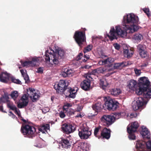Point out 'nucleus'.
<instances>
[{"label":"nucleus","instance_id":"19","mask_svg":"<svg viewBox=\"0 0 151 151\" xmlns=\"http://www.w3.org/2000/svg\"><path fill=\"white\" fill-rule=\"evenodd\" d=\"M71 142L70 140L63 139L59 143V146L60 147L64 148H70L71 147Z\"/></svg>","mask_w":151,"mask_h":151},{"label":"nucleus","instance_id":"29","mask_svg":"<svg viewBox=\"0 0 151 151\" xmlns=\"http://www.w3.org/2000/svg\"><path fill=\"white\" fill-rule=\"evenodd\" d=\"M125 66V64L124 62L120 63H115L114 65V69H121Z\"/></svg>","mask_w":151,"mask_h":151},{"label":"nucleus","instance_id":"28","mask_svg":"<svg viewBox=\"0 0 151 151\" xmlns=\"http://www.w3.org/2000/svg\"><path fill=\"white\" fill-rule=\"evenodd\" d=\"M50 129V125L49 124L42 125L40 127L38 128L39 131L45 134L47 132V130Z\"/></svg>","mask_w":151,"mask_h":151},{"label":"nucleus","instance_id":"36","mask_svg":"<svg viewBox=\"0 0 151 151\" xmlns=\"http://www.w3.org/2000/svg\"><path fill=\"white\" fill-rule=\"evenodd\" d=\"M105 60H107L106 64H110V65H109V67H111L112 64H111L114 61V58H109L108 59H106Z\"/></svg>","mask_w":151,"mask_h":151},{"label":"nucleus","instance_id":"46","mask_svg":"<svg viewBox=\"0 0 151 151\" xmlns=\"http://www.w3.org/2000/svg\"><path fill=\"white\" fill-rule=\"evenodd\" d=\"M15 113L17 115V116H18V117L19 118H20V117L22 118V117L21 115L19 110L17 109H16V110L15 111Z\"/></svg>","mask_w":151,"mask_h":151},{"label":"nucleus","instance_id":"5","mask_svg":"<svg viewBox=\"0 0 151 151\" xmlns=\"http://www.w3.org/2000/svg\"><path fill=\"white\" fill-rule=\"evenodd\" d=\"M21 131L25 137L29 138H33L37 134L35 128L28 125H22Z\"/></svg>","mask_w":151,"mask_h":151},{"label":"nucleus","instance_id":"47","mask_svg":"<svg viewBox=\"0 0 151 151\" xmlns=\"http://www.w3.org/2000/svg\"><path fill=\"white\" fill-rule=\"evenodd\" d=\"M113 46L117 50H119L120 49V45L117 43L114 44H113Z\"/></svg>","mask_w":151,"mask_h":151},{"label":"nucleus","instance_id":"22","mask_svg":"<svg viewBox=\"0 0 151 151\" xmlns=\"http://www.w3.org/2000/svg\"><path fill=\"white\" fill-rule=\"evenodd\" d=\"M0 81L4 83H7L9 80V75L6 73H4L0 75Z\"/></svg>","mask_w":151,"mask_h":151},{"label":"nucleus","instance_id":"21","mask_svg":"<svg viewBox=\"0 0 151 151\" xmlns=\"http://www.w3.org/2000/svg\"><path fill=\"white\" fill-rule=\"evenodd\" d=\"M139 124L137 122H134L131 123L130 126H128L127 128V132H131V131L133 132H136L139 127Z\"/></svg>","mask_w":151,"mask_h":151},{"label":"nucleus","instance_id":"60","mask_svg":"<svg viewBox=\"0 0 151 151\" xmlns=\"http://www.w3.org/2000/svg\"><path fill=\"white\" fill-rule=\"evenodd\" d=\"M84 57L86 58V59H87V60H88V59H89V56L88 55H84Z\"/></svg>","mask_w":151,"mask_h":151},{"label":"nucleus","instance_id":"27","mask_svg":"<svg viewBox=\"0 0 151 151\" xmlns=\"http://www.w3.org/2000/svg\"><path fill=\"white\" fill-rule=\"evenodd\" d=\"M101 127L99 126L96 127L94 130V135L98 139L101 138Z\"/></svg>","mask_w":151,"mask_h":151},{"label":"nucleus","instance_id":"11","mask_svg":"<svg viewBox=\"0 0 151 151\" xmlns=\"http://www.w3.org/2000/svg\"><path fill=\"white\" fill-rule=\"evenodd\" d=\"M101 120L104 126L109 127L114 122V118L113 115H104L101 116Z\"/></svg>","mask_w":151,"mask_h":151},{"label":"nucleus","instance_id":"53","mask_svg":"<svg viewBox=\"0 0 151 151\" xmlns=\"http://www.w3.org/2000/svg\"><path fill=\"white\" fill-rule=\"evenodd\" d=\"M60 116L62 118H64L65 116V115L64 112L61 111L59 114Z\"/></svg>","mask_w":151,"mask_h":151},{"label":"nucleus","instance_id":"63","mask_svg":"<svg viewBox=\"0 0 151 151\" xmlns=\"http://www.w3.org/2000/svg\"><path fill=\"white\" fill-rule=\"evenodd\" d=\"M82 29H83L82 31H81V32L83 33L84 32L85 33V31L86 30V29L85 28H82Z\"/></svg>","mask_w":151,"mask_h":151},{"label":"nucleus","instance_id":"6","mask_svg":"<svg viewBox=\"0 0 151 151\" xmlns=\"http://www.w3.org/2000/svg\"><path fill=\"white\" fill-rule=\"evenodd\" d=\"M78 131V135L81 139H87L91 134V131L86 124H83Z\"/></svg>","mask_w":151,"mask_h":151},{"label":"nucleus","instance_id":"1","mask_svg":"<svg viewBox=\"0 0 151 151\" xmlns=\"http://www.w3.org/2000/svg\"><path fill=\"white\" fill-rule=\"evenodd\" d=\"M123 22L125 23L122 27L124 30L122 29L119 26H116V30L114 27L110 30V35H107V36L111 40L117 39L116 34L122 37H124L127 34L134 32L139 29L138 26L136 24L138 23V18L134 14H129L127 16H124Z\"/></svg>","mask_w":151,"mask_h":151},{"label":"nucleus","instance_id":"33","mask_svg":"<svg viewBox=\"0 0 151 151\" xmlns=\"http://www.w3.org/2000/svg\"><path fill=\"white\" fill-rule=\"evenodd\" d=\"M9 99V97L8 96L5 95L0 98V102L1 103H5L6 102H8Z\"/></svg>","mask_w":151,"mask_h":151},{"label":"nucleus","instance_id":"2","mask_svg":"<svg viewBox=\"0 0 151 151\" xmlns=\"http://www.w3.org/2000/svg\"><path fill=\"white\" fill-rule=\"evenodd\" d=\"M139 81L138 89H136L137 81L133 79L127 82V87L131 90H135L137 94L141 95L144 98H151V86H149L150 82L148 78L145 77H142L139 78Z\"/></svg>","mask_w":151,"mask_h":151},{"label":"nucleus","instance_id":"64","mask_svg":"<svg viewBox=\"0 0 151 151\" xmlns=\"http://www.w3.org/2000/svg\"><path fill=\"white\" fill-rule=\"evenodd\" d=\"M89 78H91V79H92V78H91V76L90 75H87L86 76V79H89Z\"/></svg>","mask_w":151,"mask_h":151},{"label":"nucleus","instance_id":"32","mask_svg":"<svg viewBox=\"0 0 151 151\" xmlns=\"http://www.w3.org/2000/svg\"><path fill=\"white\" fill-rule=\"evenodd\" d=\"M140 56L143 58H147L149 57V54L145 50L139 53Z\"/></svg>","mask_w":151,"mask_h":151},{"label":"nucleus","instance_id":"44","mask_svg":"<svg viewBox=\"0 0 151 151\" xmlns=\"http://www.w3.org/2000/svg\"><path fill=\"white\" fill-rule=\"evenodd\" d=\"M101 84L103 86H104L106 87L108 85V84L107 83L106 81L105 80H101Z\"/></svg>","mask_w":151,"mask_h":151},{"label":"nucleus","instance_id":"18","mask_svg":"<svg viewBox=\"0 0 151 151\" xmlns=\"http://www.w3.org/2000/svg\"><path fill=\"white\" fill-rule=\"evenodd\" d=\"M101 131V138L109 139L111 136V131L110 129L104 127Z\"/></svg>","mask_w":151,"mask_h":151},{"label":"nucleus","instance_id":"31","mask_svg":"<svg viewBox=\"0 0 151 151\" xmlns=\"http://www.w3.org/2000/svg\"><path fill=\"white\" fill-rule=\"evenodd\" d=\"M20 71L22 76L24 78V79L25 80V83H27V81H29V80L28 76L27 73L24 72V70L23 69L21 70Z\"/></svg>","mask_w":151,"mask_h":151},{"label":"nucleus","instance_id":"17","mask_svg":"<svg viewBox=\"0 0 151 151\" xmlns=\"http://www.w3.org/2000/svg\"><path fill=\"white\" fill-rule=\"evenodd\" d=\"M38 60V59L36 58H33L31 61H26L24 62L21 61V63L23 67L26 66L28 65L33 67L36 65L37 63Z\"/></svg>","mask_w":151,"mask_h":151},{"label":"nucleus","instance_id":"30","mask_svg":"<svg viewBox=\"0 0 151 151\" xmlns=\"http://www.w3.org/2000/svg\"><path fill=\"white\" fill-rule=\"evenodd\" d=\"M143 36L139 33L135 34L132 37L133 39L139 41H141L143 39Z\"/></svg>","mask_w":151,"mask_h":151},{"label":"nucleus","instance_id":"55","mask_svg":"<svg viewBox=\"0 0 151 151\" xmlns=\"http://www.w3.org/2000/svg\"><path fill=\"white\" fill-rule=\"evenodd\" d=\"M148 65V63L147 62H146L142 64V67H146Z\"/></svg>","mask_w":151,"mask_h":151},{"label":"nucleus","instance_id":"8","mask_svg":"<svg viewBox=\"0 0 151 151\" xmlns=\"http://www.w3.org/2000/svg\"><path fill=\"white\" fill-rule=\"evenodd\" d=\"M104 99L105 101L104 105L109 110H115L118 107L119 103L117 102L114 101L113 99H108L106 97H104Z\"/></svg>","mask_w":151,"mask_h":151},{"label":"nucleus","instance_id":"52","mask_svg":"<svg viewBox=\"0 0 151 151\" xmlns=\"http://www.w3.org/2000/svg\"><path fill=\"white\" fill-rule=\"evenodd\" d=\"M9 108L10 109L13 110V111H15V110L17 109V108L16 107V106H15L14 105H13L12 106H10V108Z\"/></svg>","mask_w":151,"mask_h":151},{"label":"nucleus","instance_id":"57","mask_svg":"<svg viewBox=\"0 0 151 151\" xmlns=\"http://www.w3.org/2000/svg\"><path fill=\"white\" fill-rule=\"evenodd\" d=\"M13 104H12V103L10 102H9V101L7 102V107L8 108H10V106L13 105Z\"/></svg>","mask_w":151,"mask_h":151},{"label":"nucleus","instance_id":"37","mask_svg":"<svg viewBox=\"0 0 151 151\" xmlns=\"http://www.w3.org/2000/svg\"><path fill=\"white\" fill-rule=\"evenodd\" d=\"M105 71V69L101 67L97 68L96 69L94 70L95 72H97L98 73H103Z\"/></svg>","mask_w":151,"mask_h":151},{"label":"nucleus","instance_id":"10","mask_svg":"<svg viewBox=\"0 0 151 151\" xmlns=\"http://www.w3.org/2000/svg\"><path fill=\"white\" fill-rule=\"evenodd\" d=\"M151 150V141H149L147 142L142 140H138L137 142L136 147L137 151H140L145 149V147Z\"/></svg>","mask_w":151,"mask_h":151},{"label":"nucleus","instance_id":"51","mask_svg":"<svg viewBox=\"0 0 151 151\" xmlns=\"http://www.w3.org/2000/svg\"><path fill=\"white\" fill-rule=\"evenodd\" d=\"M40 138H38L35 141V142L36 143V144H35V146H36V147H39L40 143L39 142V140H40Z\"/></svg>","mask_w":151,"mask_h":151},{"label":"nucleus","instance_id":"61","mask_svg":"<svg viewBox=\"0 0 151 151\" xmlns=\"http://www.w3.org/2000/svg\"><path fill=\"white\" fill-rule=\"evenodd\" d=\"M119 113H120L121 116H123L125 115V113L124 112H121Z\"/></svg>","mask_w":151,"mask_h":151},{"label":"nucleus","instance_id":"38","mask_svg":"<svg viewBox=\"0 0 151 151\" xmlns=\"http://www.w3.org/2000/svg\"><path fill=\"white\" fill-rule=\"evenodd\" d=\"M127 132L129 134L128 137L129 139L133 140L135 139L136 137L133 133L134 132H133V131H131V132H129V131Z\"/></svg>","mask_w":151,"mask_h":151},{"label":"nucleus","instance_id":"15","mask_svg":"<svg viewBox=\"0 0 151 151\" xmlns=\"http://www.w3.org/2000/svg\"><path fill=\"white\" fill-rule=\"evenodd\" d=\"M28 96L26 94H24L21 98L22 102L18 104V107L19 108H22L27 106L28 103Z\"/></svg>","mask_w":151,"mask_h":151},{"label":"nucleus","instance_id":"26","mask_svg":"<svg viewBox=\"0 0 151 151\" xmlns=\"http://www.w3.org/2000/svg\"><path fill=\"white\" fill-rule=\"evenodd\" d=\"M121 91L118 88H113L110 90V94L114 96H117L121 93Z\"/></svg>","mask_w":151,"mask_h":151},{"label":"nucleus","instance_id":"49","mask_svg":"<svg viewBox=\"0 0 151 151\" xmlns=\"http://www.w3.org/2000/svg\"><path fill=\"white\" fill-rule=\"evenodd\" d=\"M134 71L135 73L138 76L141 73V70H138L137 68H135L134 69Z\"/></svg>","mask_w":151,"mask_h":151},{"label":"nucleus","instance_id":"24","mask_svg":"<svg viewBox=\"0 0 151 151\" xmlns=\"http://www.w3.org/2000/svg\"><path fill=\"white\" fill-rule=\"evenodd\" d=\"M123 53L124 56L127 58H130L133 55L134 52L133 50L131 48L124 49Z\"/></svg>","mask_w":151,"mask_h":151},{"label":"nucleus","instance_id":"43","mask_svg":"<svg viewBox=\"0 0 151 151\" xmlns=\"http://www.w3.org/2000/svg\"><path fill=\"white\" fill-rule=\"evenodd\" d=\"M113 116L114 118V121L116 119H117L121 117L120 113L119 112L115 113Z\"/></svg>","mask_w":151,"mask_h":151},{"label":"nucleus","instance_id":"40","mask_svg":"<svg viewBox=\"0 0 151 151\" xmlns=\"http://www.w3.org/2000/svg\"><path fill=\"white\" fill-rule=\"evenodd\" d=\"M11 96L12 98L15 99L18 96V93L17 91H14L11 93Z\"/></svg>","mask_w":151,"mask_h":151},{"label":"nucleus","instance_id":"50","mask_svg":"<svg viewBox=\"0 0 151 151\" xmlns=\"http://www.w3.org/2000/svg\"><path fill=\"white\" fill-rule=\"evenodd\" d=\"M83 55V54L82 53H80L77 56L76 60H79L81 59Z\"/></svg>","mask_w":151,"mask_h":151},{"label":"nucleus","instance_id":"16","mask_svg":"<svg viewBox=\"0 0 151 151\" xmlns=\"http://www.w3.org/2000/svg\"><path fill=\"white\" fill-rule=\"evenodd\" d=\"M81 88L84 91H89L91 88V81L89 79H86L81 84Z\"/></svg>","mask_w":151,"mask_h":151},{"label":"nucleus","instance_id":"45","mask_svg":"<svg viewBox=\"0 0 151 151\" xmlns=\"http://www.w3.org/2000/svg\"><path fill=\"white\" fill-rule=\"evenodd\" d=\"M106 60H100L98 62V64L100 65H102L106 64Z\"/></svg>","mask_w":151,"mask_h":151},{"label":"nucleus","instance_id":"14","mask_svg":"<svg viewBox=\"0 0 151 151\" xmlns=\"http://www.w3.org/2000/svg\"><path fill=\"white\" fill-rule=\"evenodd\" d=\"M29 91L27 90L28 94L29 97L32 100L33 102L36 101L39 97V95L35 92V90L32 88H29Z\"/></svg>","mask_w":151,"mask_h":151},{"label":"nucleus","instance_id":"39","mask_svg":"<svg viewBox=\"0 0 151 151\" xmlns=\"http://www.w3.org/2000/svg\"><path fill=\"white\" fill-rule=\"evenodd\" d=\"M93 48V46L91 45H90L85 47L84 49V52L85 53L86 52L91 51Z\"/></svg>","mask_w":151,"mask_h":151},{"label":"nucleus","instance_id":"56","mask_svg":"<svg viewBox=\"0 0 151 151\" xmlns=\"http://www.w3.org/2000/svg\"><path fill=\"white\" fill-rule=\"evenodd\" d=\"M137 115V113L135 112H132L131 114V116H132V117H136Z\"/></svg>","mask_w":151,"mask_h":151},{"label":"nucleus","instance_id":"41","mask_svg":"<svg viewBox=\"0 0 151 151\" xmlns=\"http://www.w3.org/2000/svg\"><path fill=\"white\" fill-rule=\"evenodd\" d=\"M144 12L147 15L148 17L150 16V12L148 8H144L142 9Z\"/></svg>","mask_w":151,"mask_h":151},{"label":"nucleus","instance_id":"59","mask_svg":"<svg viewBox=\"0 0 151 151\" xmlns=\"http://www.w3.org/2000/svg\"><path fill=\"white\" fill-rule=\"evenodd\" d=\"M69 107H68L67 106H66V105H65L64 106H63V111H67V109H68V108Z\"/></svg>","mask_w":151,"mask_h":151},{"label":"nucleus","instance_id":"48","mask_svg":"<svg viewBox=\"0 0 151 151\" xmlns=\"http://www.w3.org/2000/svg\"><path fill=\"white\" fill-rule=\"evenodd\" d=\"M43 72V69L42 67H40L38 68L37 72L40 73H42Z\"/></svg>","mask_w":151,"mask_h":151},{"label":"nucleus","instance_id":"9","mask_svg":"<svg viewBox=\"0 0 151 151\" xmlns=\"http://www.w3.org/2000/svg\"><path fill=\"white\" fill-rule=\"evenodd\" d=\"M73 38L76 43L78 46L81 47L83 42H86L85 34L81 31H76L75 32L73 36Z\"/></svg>","mask_w":151,"mask_h":151},{"label":"nucleus","instance_id":"4","mask_svg":"<svg viewBox=\"0 0 151 151\" xmlns=\"http://www.w3.org/2000/svg\"><path fill=\"white\" fill-rule=\"evenodd\" d=\"M50 49L52 52H49V50H46L45 55L46 61H49L51 60L54 64L58 65L60 62L61 59L65 57L64 51L60 48L56 49L55 52L51 48Z\"/></svg>","mask_w":151,"mask_h":151},{"label":"nucleus","instance_id":"23","mask_svg":"<svg viewBox=\"0 0 151 151\" xmlns=\"http://www.w3.org/2000/svg\"><path fill=\"white\" fill-rule=\"evenodd\" d=\"M142 136L144 138L149 139L150 137V132L147 129L145 128L142 129V131L141 132Z\"/></svg>","mask_w":151,"mask_h":151},{"label":"nucleus","instance_id":"25","mask_svg":"<svg viewBox=\"0 0 151 151\" xmlns=\"http://www.w3.org/2000/svg\"><path fill=\"white\" fill-rule=\"evenodd\" d=\"M63 71L62 73V75L64 77H66L73 73V70L70 68H65Z\"/></svg>","mask_w":151,"mask_h":151},{"label":"nucleus","instance_id":"35","mask_svg":"<svg viewBox=\"0 0 151 151\" xmlns=\"http://www.w3.org/2000/svg\"><path fill=\"white\" fill-rule=\"evenodd\" d=\"M10 78L11 81L12 82L17 84H22L21 81L19 79H16L15 77H11Z\"/></svg>","mask_w":151,"mask_h":151},{"label":"nucleus","instance_id":"54","mask_svg":"<svg viewBox=\"0 0 151 151\" xmlns=\"http://www.w3.org/2000/svg\"><path fill=\"white\" fill-rule=\"evenodd\" d=\"M74 112L73 111H70L67 112V114L68 116H70V115L73 114Z\"/></svg>","mask_w":151,"mask_h":151},{"label":"nucleus","instance_id":"13","mask_svg":"<svg viewBox=\"0 0 151 151\" xmlns=\"http://www.w3.org/2000/svg\"><path fill=\"white\" fill-rule=\"evenodd\" d=\"M87 144L83 142L76 143L73 145L72 150L73 151H87Z\"/></svg>","mask_w":151,"mask_h":151},{"label":"nucleus","instance_id":"7","mask_svg":"<svg viewBox=\"0 0 151 151\" xmlns=\"http://www.w3.org/2000/svg\"><path fill=\"white\" fill-rule=\"evenodd\" d=\"M149 98H144L140 97L138 98L137 99L136 102L132 105L133 109L136 111L139 109H142L145 107V106L147 103L148 101V99Z\"/></svg>","mask_w":151,"mask_h":151},{"label":"nucleus","instance_id":"62","mask_svg":"<svg viewBox=\"0 0 151 151\" xmlns=\"http://www.w3.org/2000/svg\"><path fill=\"white\" fill-rule=\"evenodd\" d=\"M65 105L66 106L68 107H71L72 105L70 103H67Z\"/></svg>","mask_w":151,"mask_h":151},{"label":"nucleus","instance_id":"3","mask_svg":"<svg viewBox=\"0 0 151 151\" xmlns=\"http://www.w3.org/2000/svg\"><path fill=\"white\" fill-rule=\"evenodd\" d=\"M68 83L66 81L60 80L59 82H56L54 86V88L55 89L56 92L58 93L63 94L65 91L68 89V91L70 94L67 97L74 98L76 96V93L78 90L77 88L75 89L74 88H68Z\"/></svg>","mask_w":151,"mask_h":151},{"label":"nucleus","instance_id":"34","mask_svg":"<svg viewBox=\"0 0 151 151\" xmlns=\"http://www.w3.org/2000/svg\"><path fill=\"white\" fill-rule=\"evenodd\" d=\"M137 49L139 53L145 50L144 46L141 44H139L137 46Z\"/></svg>","mask_w":151,"mask_h":151},{"label":"nucleus","instance_id":"12","mask_svg":"<svg viewBox=\"0 0 151 151\" xmlns=\"http://www.w3.org/2000/svg\"><path fill=\"white\" fill-rule=\"evenodd\" d=\"M74 125L66 123L63 124L61 129L64 133L69 134L73 133L76 130Z\"/></svg>","mask_w":151,"mask_h":151},{"label":"nucleus","instance_id":"58","mask_svg":"<svg viewBox=\"0 0 151 151\" xmlns=\"http://www.w3.org/2000/svg\"><path fill=\"white\" fill-rule=\"evenodd\" d=\"M0 111L3 113H6L5 111L4 110L3 107L2 106H0Z\"/></svg>","mask_w":151,"mask_h":151},{"label":"nucleus","instance_id":"20","mask_svg":"<svg viewBox=\"0 0 151 151\" xmlns=\"http://www.w3.org/2000/svg\"><path fill=\"white\" fill-rule=\"evenodd\" d=\"M92 108L95 111V114H93V116H95L97 115L98 112L100 111L104 107V106L101 105V102H98L93 105Z\"/></svg>","mask_w":151,"mask_h":151},{"label":"nucleus","instance_id":"42","mask_svg":"<svg viewBox=\"0 0 151 151\" xmlns=\"http://www.w3.org/2000/svg\"><path fill=\"white\" fill-rule=\"evenodd\" d=\"M50 110V109L48 107H47L43 108L42 109V113L44 114H45L47 113V112H48Z\"/></svg>","mask_w":151,"mask_h":151}]
</instances>
